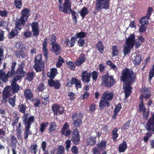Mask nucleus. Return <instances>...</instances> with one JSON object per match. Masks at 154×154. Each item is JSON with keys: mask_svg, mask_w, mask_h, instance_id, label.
<instances>
[{"mask_svg": "<svg viewBox=\"0 0 154 154\" xmlns=\"http://www.w3.org/2000/svg\"><path fill=\"white\" fill-rule=\"evenodd\" d=\"M133 48V47H131L128 45H127V46L124 47L123 51L125 56L130 53L131 49Z\"/></svg>", "mask_w": 154, "mask_h": 154, "instance_id": "36", "label": "nucleus"}, {"mask_svg": "<svg viewBox=\"0 0 154 154\" xmlns=\"http://www.w3.org/2000/svg\"><path fill=\"white\" fill-rule=\"evenodd\" d=\"M66 64L69 67V69L71 70H74L75 69V66H74L73 63L71 61H68L66 62Z\"/></svg>", "mask_w": 154, "mask_h": 154, "instance_id": "54", "label": "nucleus"}, {"mask_svg": "<svg viewBox=\"0 0 154 154\" xmlns=\"http://www.w3.org/2000/svg\"><path fill=\"white\" fill-rule=\"evenodd\" d=\"M9 89L8 87H6L4 88L3 91V94L5 97L7 98L9 96Z\"/></svg>", "mask_w": 154, "mask_h": 154, "instance_id": "51", "label": "nucleus"}, {"mask_svg": "<svg viewBox=\"0 0 154 154\" xmlns=\"http://www.w3.org/2000/svg\"><path fill=\"white\" fill-rule=\"evenodd\" d=\"M71 83L73 85H75V87L77 90L79 88H82V84L81 81L77 78L75 77H72Z\"/></svg>", "mask_w": 154, "mask_h": 154, "instance_id": "26", "label": "nucleus"}, {"mask_svg": "<svg viewBox=\"0 0 154 154\" xmlns=\"http://www.w3.org/2000/svg\"><path fill=\"white\" fill-rule=\"evenodd\" d=\"M52 109L54 115L57 116L62 114L64 112V108L62 106L57 104H54L52 106Z\"/></svg>", "mask_w": 154, "mask_h": 154, "instance_id": "13", "label": "nucleus"}, {"mask_svg": "<svg viewBox=\"0 0 154 154\" xmlns=\"http://www.w3.org/2000/svg\"><path fill=\"white\" fill-rule=\"evenodd\" d=\"M71 151L73 154H78V148L75 145L73 146L71 149Z\"/></svg>", "mask_w": 154, "mask_h": 154, "instance_id": "57", "label": "nucleus"}, {"mask_svg": "<svg viewBox=\"0 0 154 154\" xmlns=\"http://www.w3.org/2000/svg\"><path fill=\"white\" fill-rule=\"evenodd\" d=\"M56 36L54 34H53L52 35H50L49 40L50 41L51 45H52L56 43H55L56 41Z\"/></svg>", "mask_w": 154, "mask_h": 154, "instance_id": "46", "label": "nucleus"}, {"mask_svg": "<svg viewBox=\"0 0 154 154\" xmlns=\"http://www.w3.org/2000/svg\"><path fill=\"white\" fill-rule=\"evenodd\" d=\"M131 123V120L129 119L125 123L122 125L121 128L122 129L124 130L128 129L130 126Z\"/></svg>", "mask_w": 154, "mask_h": 154, "instance_id": "44", "label": "nucleus"}, {"mask_svg": "<svg viewBox=\"0 0 154 154\" xmlns=\"http://www.w3.org/2000/svg\"><path fill=\"white\" fill-rule=\"evenodd\" d=\"M34 68L36 72H40L44 68V62L42 60V57L41 54L36 56L34 60Z\"/></svg>", "mask_w": 154, "mask_h": 154, "instance_id": "8", "label": "nucleus"}, {"mask_svg": "<svg viewBox=\"0 0 154 154\" xmlns=\"http://www.w3.org/2000/svg\"><path fill=\"white\" fill-rule=\"evenodd\" d=\"M51 48L52 52L57 55H59L61 53L62 48L57 43H55L52 45Z\"/></svg>", "mask_w": 154, "mask_h": 154, "instance_id": "21", "label": "nucleus"}, {"mask_svg": "<svg viewBox=\"0 0 154 154\" xmlns=\"http://www.w3.org/2000/svg\"><path fill=\"white\" fill-rule=\"evenodd\" d=\"M65 149L62 145L59 146L58 148L57 152L59 154H63L64 152Z\"/></svg>", "mask_w": 154, "mask_h": 154, "instance_id": "58", "label": "nucleus"}, {"mask_svg": "<svg viewBox=\"0 0 154 154\" xmlns=\"http://www.w3.org/2000/svg\"><path fill=\"white\" fill-rule=\"evenodd\" d=\"M140 91L142 94L141 95H143V96L144 97V99L146 100L150 98L151 96L150 91L148 88L145 86L143 88H141Z\"/></svg>", "mask_w": 154, "mask_h": 154, "instance_id": "18", "label": "nucleus"}, {"mask_svg": "<svg viewBox=\"0 0 154 154\" xmlns=\"http://www.w3.org/2000/svg\"><path fill=\"white\" fill-rule=\"evenodd\" d=\"M154 75V65H153L152 68L150 71L148 77V79L149 81H151L152 78Z\"/></svg>", "mask_w": 154, "mask_h": 154, "instance_id": "52", "label": "nucleus"}, {"mask_svg": "<svg viewBox=\"0 0 154 154\" xmlns=\"http://www.w3.org/2000/svg\"><path fill=\"white\" fill-rule=\"evenodd\" d=\"M86 60L85 55L83 53L81 54L75 62V64L77 66H80Z\"/></svg>", "mask_w": 154, "mask_h": 154, "instance_id": "19", "label": "nucleus"}, {"mask_svg": "<svg viewBox=\"0 0 154 154\" xmlns=\"http://www.w3.org/2000/svg\"><path fill=\"white\" fill-rule=\"evenodd\" d=\"M145 38L142 36H138L135 39L134 45L136 49L140 48L143 43L145 42Z\"/></svg>", "mask_w": 154, "mask_h": 154, "instance_id": "23", "label": "nucleus"}, {"mask_svg": "<svg viewBox=\"0 0 154 154\" xmlns=\"http://www.w3.org/2000/svg\"><path fill=\"white\" fill-rule=\"evenodd\" d=\"M58 72L56 68H53L51 69L50 72H48L47 74V76L50 78L48 80V83L51 87H54L56 89H59L60 86V83L57 80L54 81L53 79L57 74Z\"/></svg>", "mask_w": 154, "mask_h": 154, "instance_id": "6", "label": "nucleus"}, {"mask_svg": "<svg viewBox=\"0 0 154 154\" xmlns=\"http://www.w3.org/2000/svg\"><path fill=\"white\" fill-rule=\"evenodd\" d=\"M133 63L136 65H138L140 64L141 61L142 60L141 56L140 54H137L134 57V58L133 59Z\"/></svg>", "mask_w": 154, "mask_h": 154, "instance_id": "28", "label": "nucleus"}, {"mask_svg": "<svg viewBox=\"0 0 154 154\" xmlns=\"http://www.w3.org/2000/svg\"><path fill=\"white\" fill-rule=\"evenodd\" d=\"M89 95V92L85 91L84 94L81 95L80 97L82 99H86L88 97Z\"/></svg>", "mask_w": 154, "mask_h": 154, "instance_id": "63", "label": "nucleus"}, {"mask_svg": "<svg viewBox=\"0 0 154 154\" xmlns=\"http://www.w3.org/2000/svg\"><path fill=\"white\" fill-rule=\"evenodd\" d=\"M76 38L74 36L72 37L70 41V47H72L74 46L75 42L76 41Z\"/></svg>", "mask_w": 154, "mask_h": 154, "instance_id": "56", "label": "nucleus"}, {"mask_svg": "<svg viewBox=\"0 0 154 154\" xmlns=\"http://www.w3.org/2000/svg\"><path fill=\"white\" fill-rule=\"evenodd\" d=\"M15 74L16 75L14 76L13 79L18 81L24 76L25 72L23 70L17 69L16 72L15 71L14 75Z\"/></svg>", "mask_w": 154, "mask_h": 154, "instance_id": "20", "label": "nucleus"}, {"mask_svg": "<svg viewBox=\"0 0 154 154\" xmlns=\"http://www.w3.org/2000/svg\"><path fill=\"white\" fill-rule=\"evenodd\" d=\"M33 35L35 37H37L39 34V24L36 22H33L31 24Z\"/></svg>", "mask_w": 154, "mask_h": 154, "instance_id": "15", "label": "nucleus"}, {"mask_svg": "<svg viewBox=\"0 0 154 154\" xmlns=\"http://www.w3.org/2000/svg\"><path fill=\"white\" fill-rule=\"evenodd\" d=\"M135 35L134 34L130 35L126 41V44L133 47L135 44Z\"/></svg>", "mask_w": 154, "mask_h": 154, "instance_id": "22", "label": "nucleus"}, {"mask_svg": "<svg viewBox=\"0 0 154 154\" xmlns=\"http://www.w3.org/2000/svg\"><path fill=\"white\" fill-rule=\"evenodd\" d=\"M69 11L71 13L72 19L74 23L76 24L77 22V15H78L77 13L75 11H73L72 9H70Z\"/></svg>", "mask_w": 154, "mask_h": 154, "instance_id": "32", "label": "nucleus"}, {"mask_svg": "<svg viewBox=\"0 0 154 154\" xmlns=\"http://www.w3.org/2000/svg\"><path fill=\"white\" fill-rule=\"evenodd\" d=\"M95 9L100 11L102 9L105 10L109 9L110 0H96Z\"/></svg>", "mask_w": 154, "mask_h": 154, "instance_id": "9", "label": "nucleus"}, {"mask_svg": "<svg viewBox=\"0 0 154 154\" xmlns=\"http://www.w3.org/2000/svg\"><path fill=\"white\" fill-rule=\"evenodd\" d=\"M46 96L45 97H42L41 98V102L42 104L44 105H46L48 102V95H46Z\"/></svg>", "mask_w": 154, "mask_h": 154, "instance_id": "47", "label": "nucleus"}, {"mask_svg": "<svg viewBox=\"0 0 154 154\" xmlns=\"http://www.w3.org/2000/svg\"><path fill=\"white\" fill-rule=\"evenodd\" d=\"M146 128L149 130L154 131V112L151 114V116L148 119L146 123Z\"/></svg>", "mask_w": 154, "mask_h": 154, "instance_id": "16", "label": "nucleus"}, {"mask_svg": "<svg viewBox=\"0 0 154 154\" xmlns=\"http://www.w3.org/2000/svg\"><path fill=\"white\" fill-rule=\"evenodd\" d=\"M97 137L95 136H91L87 139V143L88 145L93 146L97 143Z\"/></svg>", "mask_w": 154, "mask_h": 154, "instance_id": "27", "label": "nucleus"}, {"mask_svg": "<svg viewBox=\"0 0 154 154\" xmlns=\"http://www.w3.org/2000/svg\"><path fill=\"white\" fill-rule=\"evenodd\" d=\"M64 2L62 5H59L58 7L60 11L65 13H68L71 6V2L70 0H64Z\"/></svg>", "mask_w": 154, "mask_h": 154, "instance_id": "11", "label": "nucleus"}, {"mask_svg": "<svg viewBox=\"0 0 154 154\" xmlns=\"http://www.w3.org/2000/svg\"><path fill=\"white\" fill-rule=\"evenodd\" d=\"M148 19L144 16L141 18L140 20V23L141 25H147L148 23Z\"/></svg>", "mask_w": 154, "mask_h": 154, "instance_id": "53", "label": "nucleus"}, {"mask_svg": "<svg viewBox=\"0 0 154 154\" xmlns=\"http://www.w3.org/2000/svg\"><path fill=\"white\" fill-rule=\"evenodd\" d=\"M112 57L116 56L119 53V50L117 46L116 45L113 46L112 48Z\"/></svg>", "mask_w": 154, "mask_h": 154, "instance_id": "42", "label": "nucleus"}, {"mask_svg": "<svg viewBox=\"0 0 154 154\" xmlns=\"http://www.w3.org/2000/svg\"><path fill=\"white\" fill-rule=\"evenodd\" d=\"M24 96L26 100H31L33 97L32 93L30 89L26 88L23 93Z\"/></svg>", "mask_w": 154, "mask_h": 154, "instance_id": "25", "label": "nucleus"}, {"mask_svg": "<svg viewBox=\"0 0 154 154\" xmlns=\"http://www.w3.org/2000/svg\"><path fill=\"white\" fill-rule=\"evenodd\" d=\"M17 107L19 111L20 112L23 113L24 114H26V113H25L26 108V105L20 103L18 106Z\"/></svg>", "mask_w": 154, "mask_h": 154, "instance_id": "33", "label": "nucleus"}, {"mask_svg": "<svg viewBox=\"0 0 154 154\" xmlns=\"http://www.w3.org/2000/svg\"><path fill=\"white\" fill-rule=\"evenodd\" d=\"M14 3L18 9H20L23 6L22 0H14Z\"/></svg>", "mask_w": 154, "mask_h": 154, "instance_id": "40", "label": "nucleus"}, {"mask_svg": "<svg viewBox=\"0 0 154 154\" xmlns=\"http://www.w3.org/2000/svg\"><path fill=\"white\" fill-rule=\"evenodd\" d=\"M15 29H13L11 30V32L8 34V38L9 39H11L15 36H17L18 35L19 32L18 29L16 28Z\"/></svg>", "mask_w": 154, "mask_h": 154, "instance_id": "29", "label": "nucleus"}, {"mask_svg": "<svg viewBox=\"0 0 154 154\" xmlns=\"http://www.w3.org/2000/svg\"><path fill=\"white\" fill-rule=\"evenodd\" d=\"M101 84L105 87L110 88L116 82L112 75H109L108 73L103 75L101 78Z\"/></svg>", "mask_w": 154, "mask_h": 154, "instance_id": "7", "label": "nucleus"}, {"mask_svg": "<svg viewBox=\"0 0 154 154\" xmlns=\"http://www.w3.org/2000/svg\"><path fill=\"white\" fill-rule=\"evenodd\" d=\"M14 54L15 56L18 58H24L25 57V54L24 52L22 50H17L16 51Z\"/></svg>", "mask_w": 154, "mask_h": 154, "instance_id": "31", "label": "nucleus"}, {"mask_svg": "<svg viewBox=\"0 0 154 154\" xmlns=\"http://www.w3.org/2000/svg\"><path fill=\"white\" fill-rule=\"evenodd\" d=\"M48 125V122H42L40 125L39 130L41 132H44L45 128L47 127Z\"/></svg>", "mask_w": 154, "mask_h": 154, "instance_id": "41", "label": "nucleus"}, {"mask_svg": "<svg viewBox=\"0 0 154 154\" xmlns=\"http://www.w3.org/2000/svg\"><path fill=\"white\" fill-rule=\"evenodd\" d=\"M48 39L46 38L42 43V51L44 58L46 60H47L48 58V51L47 48L48 45Z\"/></svg>", "mask_w": 154, "mask_h": 154, "instance_id": "14", "label": "nucleus"}, {"mask_svg": "<svg viewBox=\"0 0 154 154\" xmlns=\"http://www.w3.org/2000/svg\"><path fill=\"white\" fill-rule=\"evenodd\" d=\"M35 76L34 72H28L27 75V79L29 82L31 81Z\"/></svg>", "mask_w": 154, "mask_h": 154, "instance_id": "45", "label": "nucleus"}, {"mask_svg": "<svg viewBox=\"0 0 154 154\" xmlns=\"http://www.w3.org/2000/svg\"><path fill=\"white\" fill-rule=\"evenodd\" d=\"M118 129L116 128H114L112 131V138L114 141H116L117 138L118 137L119 134L117 133Z\"/></svg>", "mask_w": 154, "mask_h": 154, "instance_id": "37", "label": "nucleus"}, {"mask_svg": "<svg viewBox=\"0 0 154 154\" xmlns=\"http://www.w3.org/2000/svg\"><path fill=\"white\" fill-rule=\"evenodd\" d=\"M80 13L82 17L84 18L86 15L89 13V11L86 7H84L81 10Z\"/></svg>", "mask_w": 154, "mask_h": 154, "instance_id": "34", "label": "nucleus"}, {"mask_svg": "<svg viewBox=\"0 0 154 154\" xmlns=\"http://www.w3.org/2000/svg\"><path fill=\"white\" fill-rule=\"evenodd\" d=\"M91 75L92 79L95 81L97 79L98 76V73L96 71H94L92 72L91 74Z\"/></svg>", "mask_w": 154, "mask_h": 154, "instance_id": "49", "label": "nucleus"}, {"mask_svg": "<svg viewBox=\"0 0 154 154\" xmlns=\"http://www.w3.org/2000/svg\"><path fill=\"white\" fill-rule=\"evenodd\" d=\"M30 11L27 8H24L21 11L20 18L17 19L15 24V27L20 31L22 29V26H24L30 15Z\"/></svg>", "mask_w": 154, "mask_h": 154, "instance_id": "4", "label": "nucleus"}, {"mask_svg": "<svg viewBox=\"0 0 154 154\" xmlns=\"http://www.w3.org/2000/svg\"><path fill=\"white\" fill-rule=\"evenodd\" d=\"M143 119L146 120H147L149 117V112L148 111H145V112H142Z\"/></svg>", "mask_w": 154, "mask_h": 154, "instance_id": "61", "label": "nucleus"}, {"mask_svg": "<svg viewBox=\"0 0 154 154\" xmlns=\"http://www.w3.org/2000/svg\"><path fill=\"white\" fill-rule=\"evenodd\" d=\"M56 126V125H55V122L52 123H51L48 129V130L49 131V133H52L53 131H54L55 130Z\"/></svg>", "mask_w": 154, "mask_h": 154, "instance_id": "50", "label": "nucleus"}, {"mask_svg": "<svg viewBox=\"0 0 154 154\" xmlns=\"http://www.w3.org/2000/svg\"><path fill=\"white\" fill-rule=\"evenodd\" d=\"M64 62L63 59L61 56H59L58 60L56 64V66L58 68H60L62 66V64Z\"/></svg>", "mask_w": 154, "mask_h": 154, "instance_id": "43", "label": "nucleus"}, {"mask_svg": "<svg viewBox=\"0 0 154 154\" xmlns=\"http://www.w3.org/2000/svg\"><path fill=\"white\" fill-rule=\"evenodd\" d=\"M69 125L68 123L65 122L61 130V134L66 137H69L71 131L69 129ZM72 132L71 141L75 145L79 144L80 140V136L78 129L77 128L74 129Z\"/></svg>", "mask_w": 154, "mask_h": 154, "instance_id": "2", "label": "nucleus"}, {"mask_svg": "<svg viewBox=\"0 0 154 154\" xmlns=\"http://www.w3.org/2000/svg\"><path fill=\"white\" fill-rule=\"evenodd\" d=\"M87 32H79L77 33L75 35V36L76 38H85L87 36Z\"/></svg>", "mask_w": 154, "mask_h": 154, "instance_id": "39", "label": "nucleus"}, {"mask_svg": "<svg viewBox=\"0 0 154 154\" xmlns=\"http://www.w3.org/2000/svg\"><path fill=\"white\" fill-rule=\"evenodd\" d=\"M91 74L87 70L83 71L81 73V79L83 82L88 83L91 81Z\"/></svg>", "mask_w": 154, "mask_h": 154, "instance_id": "17", "label": "nucleus"}, {"mask_svg": "<svg viewBox=\"0 0 154 154\" xmlns=\"http://www.w3.org/2000/svg\"><path fill=\"white\" fill-rule=\"evenodd\" d=\"M126 142L123 141L122 143L119 145V152H124L127 148Z\"/></svg>", "mask_w": 154, "mask_h": 154, "instance_id": "30", "label": "nucleus"}, {"mask_svg": "<svg viewBox=\"0 0 154 154\" xmlns=\"http://www.w3.org/2000/svg\"><path fill=\"white\" fill-rule=\"evenodd\" d=\"M78 45L80 47H83L85 44V40L82 38H79L77 41Z\"/></svg>", "mask_w": 154, "mask_h": 154, "instance_id": "62", "label": "nucleus"}, {"mask_svg": "<svg viewBox=\"0 0 154 154\" xmlns=\"http://www.w3.org/2000/svg\"><path fill=\"white\" fill-rule=\"evenodd\" d=\"M105 68V66L102 63H100L99 65V70L100 72L102 73H103Z\"/></svg>", "mask_w": 154, "mask_h": 154, "instance_id": "59", "label": "nucleus"}, {"mask_svg": "<svg viewBox=\"0 0 154 154\" xmlns=\"http://www.w3.org/2000/svg\"><path fill=\"white\" fill-rule=\"evenodd\" d=\"M114 97L113 93L106 91L102 95L100 100L99 104L100 110H102L104 107L110 106V101Z\"/></svg>", "mask_w": 154, "mask_h": 154, "instance_id": "5", "label": "nucleus"}, {"mask_svg": "<svg viewBox=\"0 0 154 154\" xmlns=\"http://www.w3.org/2000/svg\"><path fill=\"white\" fill-rule=\"evenodd\" d=\"M18 80L13 79L11 81V87L13 92L14 93H17L20 90V87L17 83V82Z\"/></svg>", "mask_w": 154, "mask_h": 154, "instance_id": "24", "label": "nucleus"}, {"mask_svg": "<svg viewBox=\"0 0 154 154\" xmlns=\"http://www.w3.org/2000/svg\"><path fill=\"white\" fill-rule=\"evenodd\" d=\"M17 63L15 61L12 62L11 70L8 72L7 74H6L4 72H0V78L4 82L8 78L12 76H14L15 74V69Z\"/></svg>", "mask_w": 154, "mask_h": 154, "instance_id": "10", "label": "nucleus"}, {"mask_svg": "<svg viewBox=\"0 0 154 154\" xmlns=\"http://www.w3.org/2000/svg\"><path fill=\"white\" fill-rule=\"evenodd\" d=\"M96 47L97 50L101 53H102L104 51V46L101 41H99L96 45Z\"/></svg>", "mask_w": 154, "mask_h": 154, "instance_id": "38", "label": "nucleus"}, {"mask_svg": "<svg viewBox=\"0 0 154 154\" xmlns=\"http://www.w3.org/2000/svg\"><path fill=\"white\" fill-rule=\"evenodd\" d=\"M16 97L15 96L13 98L10 97L8 100V102L10 105L13 107L15 105Z\"/></svg>", "mask_w": 154, "mask_h": 154, "instance_id": "48", "label": "nucleus"}, {"mask_svg": "<svg viewBox=\"0 0 154 154\" xmlns=\"http://www.w3.org/2000/svg\"><path fill=\"white\" fill-rule=\"evenodd\" d=\"M37 146L38 145L36 144L31 145V146L30 148L33 151V153L34 154H36L37 152Z\"/></svg>", "mask_w": 154, "mask_h": 154, "instance_id": "64", "label": "nucleus"}, {"mask_svg": "<svg viewBox=\"0 0 154 154\" xmlns=\"http://www.w3.org/2000/svg\"><path fill=\"white\" fill-rule=\"evenodd\" d=\"M136 79V73L132 70L126 67L122 71L120 80L123 82H127L123 86L125 98H127L130 96L132 92L131 85L135 82Z\"/></svg>", "mask_w": 154, "mask_h": 154, "instance_id": "1", "label": "nucleus"}, {"mask_svg": "<svg viewBox=\"0 0 154 154\" xmlns=\"http://www.w3.org/2000/svg\"><path fill=\"white\" fill-rule=\"evenodd\" d=\"M28 113L23 114L22 117L23 123L25 126L24 135L25 139L26 140L29 134H32L30 130L32 124L35 121V118L33 116L29 117Z\"/></svg>", "mask_w": 154, "mask_h": 154, "instance_id": "3", "label": "nucleus"}, {"mask_svg": "<svg viewBox=\"0 0 154 154\" xmlns=\"http://www.w3.org/2000/svg\"><path fill=\"white\" fill-rule=\"evenodd\" d=\"M107 142L106 141L102 140L97 144V146L101 150H104L106 146Z\"/></svg>", "mask_w": 154, "mask_h": 154, "instance_id": "35", "label": "nucleus"}, {"mask_svg": "<svg viewBox=\"0 0 154 154\" xmlns=\"http://www.w3.org/2000/svg\"><path fill=\"white\" fill-rule=\"evenodd\" d=\"M75 117H77V119L73 120L72 124L74 127L78 128L81 125L83 117L82 113L79 112L78 114L76 113H75L72 115V118L73 119Z\"/></svg>", "mask_w": 154, "mask_h": 154, "instance_id": "12", "label": "nucleus"}, {"mask_svg": "<svg viewBox=\"0 0 154 154\" xmlns=\"http://www.w3.org/2000/svg\"><path fill=\"white\" fill-rule=\"evenodd\" d=\"M138 110L140 112H145L146 111V106H144V104H139L138 106Z\"/></svg>", "mask_w": 154, "mask_h": 154, "instance_id": "55", "label": "nucleus"}, {"mask_svg": "<svg viewBox=\"0 0 154 154\" xmlns=\"http://www.w3.org/2000/svg\"><path fill=\"white\" fill-rule=\"evenodd\" d=\"M121 109V105L119 103L116 105L115 107L114 112L118 113Z\"/></svg>", "mask_w": 154, "mask_h": 154, "instance_id": "60", "label": "nucleus"}]
</instances>
